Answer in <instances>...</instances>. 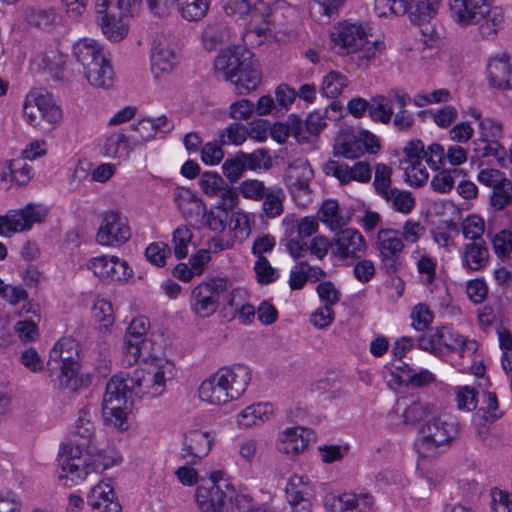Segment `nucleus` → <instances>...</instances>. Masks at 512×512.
I'll return each instance as SVG.
<instances>
[{"mask_svg":"<svg viewBox=\"0 0 512 512\" xmlns=\"http://www.w3.org/2000/svg\"><path fill=\"white\" fill-rule=\"evenodd\" d=\"M492 244L499 258H507L512 253V231L502 229L493 237Z\"/></svg>","mask_w":512,"mask_h":512,"instance_id":"338daca9","label":"nucleus"},{"mask_svg":"<svg viewBox=\"0 0 512 512\" xmlns=\"http://www.w3.org/2000/svg\"><path fill=\"white\" fill-rule=\"evenodd\" d=\"M348 84L346 76L337 71L328 73L322 82V93L329 98L338 96Z\"/></svg>","mask_w":512,"mask_h":512,"instance_id":"3c124183","label":"nucleus"},{"mask_svg":"<svg viewBox=\"0 0 512 512\" xmlns=\"http://www.w3.org/2000/svg\"><path fill=\"white\" fill-rule=\"evenodd\" d=\"M431 417V408L422 402H413L404 410L402 417L405 424H415L424 418Z\"/></svg>","mask_w":512,"mask_h":512,"instance_id":"0e129e2a","label":"nucleus"},{"mask_svg":"<svg viewBox=\"0 0 512 512\" xmlns=\"http://www.w3.org/2000/svg\"><path fill=\"white\" fill-rule=\"evenodd\" d=\"M23 114L28 124L40 130H49L62 119V110L44 90H32L27 94Z\"/></svg>","mask_w":512,"mask_h":512,"instance_id":"9d476101","label":"nucleus"},{"mask_svg":"<svg viewBox=\"0 0 512 512\" xmlns=\"http://www.w3.org/2000/svg\"><path fill=\"white\" fill-rule=\"evenodd\" d=\"M88 268L99 278L112 281L127 280L133 273L128 263L116 256L92 258L88 263Z\"/></svg>","mask_w":512,"mask_h":512,"instance_id":"4be33fe9","label":"nucleus"},{"mask_svg":"<svg viewBox=\"0 0 512 512\" xmlns=\"http://www.w3.org/2000/svg\"><path fill=\"white\" fill-rule=\"evenodd\" d=\"M367 243L356 229H340L332 239V254L339 259H360L365 255Z\"/></svg>","mask_w":512,"mask_h":512,"instance_id":"aec40b11","label":"nucleus"},{"mask_svg":"<svg viewBox=\"0 0 512 512\" xmlns=\"http://www.w3.org/2000/svg\"><path fill=\"white\" fill-rule=\"evenodd\" d=\"M149 320L145 316L134 318L127 328L122 351V362L126 366H133L141 356L142 345L145 342L149 328Z\"/></svg>","mask_w":512,"mask_h":512,"instance_id":"6ab92c4d","label":"nucleus"},{"mask_svg":"<svg viewBox=\"0 0 512 512\" xmlns=\"http://www.w3.org/2000/svg\"><path fill=\"white\" fill-rule=\"evenodd\" d=\"M352 213L348 208L340 207L335 199H326L318 210V218L331 230H339L348 225Z\"/></svg>","mask_w":512,"mask_h":512,"instance_id":"2f4dec72","label":"nucleus"},{"mask_svg":"<svg viewBox=\"0 0 512 512\" xmlns=\"http://www.w3.org/2000/svg\"><path fill=\"white\" fill-rule=\"evenodd\" d=\"M222 145H240L248 137V128L239 123H232L219 134Z\"/></svg>","mask_w":512,"mask_h":512,"instance_id":"5fc2aeb1","label":"nucleus"},{"mask_svg":"<svg viewBox=\"0 0 512 512\" xmlns=\"http://www.w3.org/2000/svg\"><path fill=\"white\" fill-rule=\"evenodd\" d=\"M391 177V167L383 163H378L376 165L373 187L378 196L393 188Z\"/></svg>","mask_w":512,"mask_h":512,"instance_id":"6e6d98bb","label":"nucleus"},{"mask_svg":"<svg viewBox=\"0 0 512 512\" xmlns=\"http://www.w3.org/2000/svg\"><path fill=\"white\" fill-rule=\"evenodd\" d=\"M286 248L294 259L303 258L309 252L310 255L322 260L327 255L328 250H332V240L330 241L324 236H315L308 245L304 240L289 239Z\"/></svg>","mask_w":512,"mask_h":512,"instance_id":"cd10ccee","label":"nucleus"},{"mask_svg":"<svg viewBox=\"0 0 512 512\" xmlns=\"http://www.w3.org/2000/svg\"><path fill=\"white\" fill-rule=\"evenodd\" d=\"M485 223L479 216H469L462 223V234L466 239L471 242L484 240L482 235L484 233Z\"/></svg>","mask_w":512,"mask_h":512,"instance_id":"bf43d9fd","label":"nucleus"},{"mask_svg":"<svg viewBox=\"0 0 512 512\" xmlns=\"http://www.w3.org/2000/svg\"><path fill=\"white\" fill-rule=\"evenodd\" d=\"M236 76L237 79L234 83L239 94H247L259 86L261 73L257 62L252 59V55L242 62V66Z\"/></svg>","mask_w":512,"mask_h":512,"instance_id":"58836bf2","label":"nucleus"},{"mask_svg":"<svg viewBox=\"0 0 512 512\" xmlns=\"http://www.w3.org/2000/svg\"><path fill=\"white\" fill-rule=\"evenodd\" d=\"M417 270L422 276L423 284L433 293V288H437V286L434 285L436 278V260L428 255L421 256L417 261Z\"/></svg>","mask_w":512,"mask_h":512,"instance_id":"864d4df0","label":"nucleus"},{"mask_svg":"<svg viewBox=\"0 0 512 512\" xmlns=\"http://www.w3.org/2000/svg\"><path fill=\"white\" fill-rule=\"evenodd\" d=\"M79 345L71 338L64 337L50 350L47 374L54 388L76 392L91 383V377L79 373Z\"/></svg>","mask_w":512,"mask_h":512,"instance_id":"20e7f679","label":"nucleus"},{"mask_svg":"<svg viewBox=\"0 0 512 512\" xmlns=\"http://www.w3.org/2000/svg\"><path fill=\"white\" fill-rule=\"evenodd\" d=\"M480 184L491 188L489 204L495 211H502L512 204V181L498 169L485 168L477 176Z\"/></svg>","mask_w":512,"mask_h":512,"instance_id":"dca6fc26","label":"nucleus"},{"mask_svg":"<svg viewBox=\"0 0 512 512\" xmlns=\"http://www.w3.org/2000/svg\"><path fill=\"white\" fill-rule=\"evenodd\" d=\"M331 48L340 55L360 53L359 59L369 62L381 53L382 43L367 39L365 28L360 23L341 21L330 32Z\"/></svg>","mask_w":512,"mask_h":512,"instance_id":"6e6552de","label":"nucleus"},{"mask_svg":"<svg viewBox=\"0 0 512 512\" xmlns=\"http://www.w3.org/2000/svg\"><path fill=\"white\" fill-rule=\"evenodd\" d=\"M462 174L461 169H443L431 180V187L438 193H448L455 184V179Z\"/></svg>","mask_w":512,"mask_h":512,"instance_id":"8fccbe9b","label":"nucleus"},{"mask_svg":"<svg viewBox=\"0 0 512 512\" xmlns=\"http://www.w3.org/2000/svg\"><path fill=\"white\" fill-rule=\"evenodd\" d=\"M211 437L208 432L193 430L184 437L181 459L186 465H195L207 456L211 449Z\"/></svg>","mask_w":512,"mask_h":512,"instance_id":"5701e85b","label":"nucleus"},{"mask_svg":"<svg viewBox=\"0 0 512 512\" xmlns=\"http://www.w3.org/2000/svg\"><path fill=\"white\" fill-rule=\"evenodd\" d=\"M175 202L185 217H192L193 212L205 217L207 226L214 232L220 233L227 226L228 211L218 207L206 214L203 202L190 189L178 190Z\"/></svg>","mask_w":512,"mask_h":512,"instance_id":"f8f14e48","label":"nucleus"},{"mask_svg":"<svg viewBox=\"0 0 512 512\" xmlns=\"http://www.w3.org/2000/svg\"><path fill=\"white\" fill-rule=\"evenodd\" d=\"M466 114L478 121V138L499 141L503 136L502 123L490 117H482L476 108L469 107Z\"/></svg>","mask_w":512,"mask_h":512,"instance_id":"79ce46f5","label":"nucleus"},{"mask_svg":"<svg viewBox=\"0 0 512 512\" xmlns=\"http://www.w3.org/2000/svg\"><path fill=\"white\" fill-rule=\"evenodd\" d=\"M191 239L192 233L186 226H180L174 230L172 242L177 259H183L188 255V244Z\"/></svg>","mask_w":512,"mask_h":512,"instance_id":"13d9d810","label":"nucleus"},{"mask_svg":"<svg viewBox=\"0 0 512 512\" xmlns=\"http://www.w3.org/2000/svg\"><path fill=\"white\" fill-rule=\"evenodd\" d=\"M173 128V123L164 115L155 119L143 118L133 126V130L139 134V138L134 140V146L151 141L158 133L167 134Z\"/></svg>","mask_w":512,"mask_h":512,"instance_id":"c9c22d12","label":"nucleus"},{"mask_svg":"<svg viewBox=\"0 0 512 512\" xmlns=\"http://www.w3.org/2000/svg\"><path fill=\"white\" fill-rule=\"evenodd\" d=\"M84 77L94 87L108 89L113 86L115 73L108 57L83 71Z\"/></svg>","mask_w":512,"mask_h":512,"instance_id":"ea45409f","label":"nucleus"},{"mask_svg":"<svg viewBox=\"0 0 512 512\" xmlns=\"http://www.w3.org/2000/svg\"><path fill=\"white\" fill-rule=\"evenodd\" d=\"M250 56L251 52L241 47L223 50L215 59V72L225 80H233L241 68L242 62Z\"/></svg>","mask_w":512,"mask_h":512,"instance_id":"bb28decb","label":"nucleus"},{"mask_svg":"<svg viewBox=\"0 0 512 512\" xmlns=\"http://www.w3.org/2000/svg\"><path fill=\"white\" fill-rule=\"evenodd\" d=\"M114 9L116 0H97L95 4L96 20L103 34L111 41H121L127 34V28L116 19Z\"/></svg>","mask_w":512,"mask_h":512,"instance_id":"412c9836","label":"nucleus"},{"mask_svg":"<svg viewBox=\"0 0 512 512\" xmlns=\"http://www.w3.org/2000/svg\"><path fill=\"white\" fill-rule=\"evenodd\" d=\"M460 424L448 414L429 417L419 429L414 447L417 453V465H423L436 459L440 453L450 447L458 437Z\"/></svg>","mask_w":512,"mask_h":512,"instance_id":"423d86ee","label":"nucleus"},{"mask_svg":"<svg viewBox=\"0 0 512 512\" xmlns=\"http://www.w3.org/2000/svg\"><path fill=\"white\" fill-rule=\"evenodd\" d=\"M254 270L258 282L269 284L276 281L279 277L277 269L273 268L266 257L260 256L254 265Z\"/></svg>","mask_w":512,"mask_h":512,"instance_id":"69168bd1","label":"nucleus"},{"mask_svg":"<svg viewBox=\"0 0 512 512\" xmlns=\"http://www.w3.org/2000/svg\"><path fill=\"white\" fill-rule=\"evenodd\" d=\"M175 376V367L169 361L135 369L131 374L114 375L106 385L102 412L106 422L124 430L132 396L155 398L163 394L166 382Z\"/></svg>","mask_w":512,"mask_h":512,"instance_id":"f257e3e1","label":"nucleus"},{"mask_svg":"<svg viewBox=\"0 0 512 512\" xmlns=\"http://www.w3.org/2000/svg\"><path fill=\"white\" fill-rule=\"evenodd\" d=\"M26 20L35 27L49 29L57 23L58 15L54 9H31L26 14Z\"/></svg>","mask_w":512,"mask_h":512,"instance_id":"09e8293b","label":"nucleus"},{"mask_svg":"<svg viewBox=\"0 0 512 512\" xmlns=\"http://www.w3.org/2000/svg\"><path fill=\"white\" fill-rule=\"evenodd\" d=\"M323 503L326 512H371L374 509L375 500L370 492L361 489L328 493Z\"/></svg>","mask_w":512,"mask_h":512,"instance_id":"2eb2a0df","label":"nucleus"},{"mask_svg":"<svg viewBox=\"0 0 512 512\" xmlns=\"http://www.w3.org/2000/svg\"><path fill=\"white\" fill-rule=\"evenodd\" d=\"M87 503L95 512H121L122 506L115 496L111 480L95 485L87 496Z\"/></svg>","mask_w":512,"mask_h":512,"instance_id":"a878e982","label":"nucleus"},{"mask_svg":"<svg viewBox=\"0 0 512 512\" xmlns=\"http://www.w3.org/2000/svg\"><path fill=\"white\" fill-rule=\"evenodd\" d=\"M171 255V249L168 244L164 242H153L148 245L145 250L147 260L158 266L162 267L166 264V258Z\"/></svg>","mask_w":512,"mask_h":512,"instance_id":"680f3d73","label":"nucleus"},{"mask_svg":"<svg viewBox=\"0 0 512 512\" xmlns=\"http://www.w3.org/2000/svg\"><path fill=\"white\" fill-rule=\"evenodd\" d=\"M312 488L308 477L303 475H292L286 485L287 501H293L298 498H308L311 494Z\"/></svg>","mask_w":512,"mask_h":512,"instance_id":"de8ad7c7","label":"nucleus"},{"mask_svg":"<svg viewBox=\"0 0 512 512\" xmlns=\"http://www.w3.org/2000/svg\"><path fill=\"white\" fill-rule=\"evenodd\" d=\"M95 415L89 408H82L71 428L72 440L61 447L58 465L62 472L60 478H69L73 482L84 480L91 471H96L98 465L90 464L83 453L89 447L95 435Z\"/></svg>","mask_w":512,"mask_h":512,"instance_id":"f03ea898","label":"nucleus"},{"mask_svg":"<svg viewBox=\"0 0 512 512\" xmlns=\"http://www.w3.org/2000/svg\"><path fill=\"white\" fill-rule=\"evenodd\" d=\"M184 19L198 21L202 19L209 8L210 0H176Z\"/></svg>","mask_w":512,"mask_h":512,"instance_id":"49530a36","label":"nucleus"},{"mask_svg":"<svg viewBox=\"0 0 512 512\" xmlns=\"http://www.w3.org/2000/svg\"><path fill=\"white\" fill-rule=\"evenodd\" d=\"M442 327L436 329L434 332L423 335L418 338V347L421 350L429 351L430 353L440 357L443 356L442 347Z\"/></svg>","mask_w":512,"mask_h":512,"instance_id":"052dcab7","label":"nucleus"},{"mask_svg":"<svg viewBox=\"0 0 512 512\" xmlns=\"http://www.w3.org/2000/svg\"><path fill=\"white\" fill-rule=\"evenodd\" d=\"M292 135L299 142H309L311 136H317L325 127L326 122L322 113L311 112L305 120L296 115H291Z\"/></svg>","mask_w":512,"mask_h":512,"instance_id":"c756f323","label":"nucleus"},{"mask_svg":"<svg viewBox=\"0 0 512 512\" xmlns=\"http://www.w3.org/2000/svg\"><path fill=\"white\" fill-rule=\"evenodd\" d=\"M275 415V406L270 402L254 403L237 415V425L241 429H250L263 425Z\"/></svg>","mask_w":512,"mask_h":512,"instance_id":"c85d7f7f","label":"nucleus"},{"mask_svg":"<svg viewBox=\"0 0 512 512\" xmlns=\"http://www.w3.org/2000/svg\"><path fill=\"white\" fill-rule=\"evenodd\" d=\"M251 379V370L246 365L222 367L201 383L199 397L210 404H226L239 399L246 391Z\"/></svg>","mask_w":512,"mask_h":512,"instance_id":"39448f33","label":"nucleus"},{"mask_svg":"<svg viewBox=\"0 0 512 512\" xmlns=\"http://www.w3.org/2000/svg\"><path fill=\"white\" fill-rule=\"evenodd\" d=\"M380 197L392 210L404 215L411 213L416 204L415 197L410 191L397 187L384 192Z\"/></svg>","mask_w":512,"mask_h":512,"instance_id":"a19ab883","label":"nucleus"},{"mask_svg":"<svg viewBox=\"0 0 512 512\" xmlns=\"http://www.w3.org/2000/svg\"><path fill=\"white\" fill-rule=\"evenodd\" d=\"M227 278L215 277L193 288L190 296L191 311L200 318L212 316L218 309L221 296L228 292Z\"/></svg>","mask_w":512,"mask_h":512,"instance_id":"9b49d317","label":"nucleus"},{"mask_svg":"<svg viewBox=\"0 0 512 512\" xmlns=\"http://www.w3.org/2000/svg\"><path fill=\"white\" fill-rule=\"evenodd\" d=\"M285 192L279 186H269V189L261 198L262 211L267 218L274 219L279 217L284 211Z\"/></svg>","mask_w":512,"mask_h":512,"instance_id":"c03bdc74","label":"nucleus"},{"mask_svg":"<svg viewBox=\"0 0 512 512\" xmlns=\"http://www.w3.org/2000/svg\"><path fill=\"white\" fill-rule=\"evenodd\" d=\"M375 246L379 252L380 268L388 275H395L402 265L401 254L404 249L400 231L380 229L377 233Z\"/></svg>","mask_w":512,"mask_h":512,"instance_id":"ddd939ff","label":"nucleus"},{"mask_svg":"<svg viewBox=\"0 0 512 512\" xmlns=\"http://www.w3.org/2000/svg\"><path fill=\"white\" fill-rule=\"evenodd\" d=\"M309 434V431L304 427L286 428L279 435L278 450L287 455H295L302 452L308 445Z\"/></svg>","mask_w":512,"mask_h":512,"instance_id":"e433bc0d","label":"nucleus"},{"mask_svg":"<svg viewBox=\"0 0 512 512\" xmlns=\"http://www.w3.org/2000/svg\"><path fill=\"white\" fill-rule=\"evenodd\" d=\"M196 503L201 512H223L228 498L219 484L204 482L196 490Z\"/></svg>","mask_w":512,"mask_h":512,"instance_id":"393cba45","label":"nucleus"},{"mask_svg":"<svg viewBox=\"0 0 512 512\" xmlns=\"http://www.w3.org/2000/svg\"><path fill=\"white\" fill-rule=\"evenodd\" d=\"M72 54L83 71L107 57L103 47L94 39L83 38L78 40L72 49Z\"/></svg>","mask_w":512,"mask_h":512,"instance_id":"72a5a7b5","label":"nucleus"},{"mask_svg":"<svg viewBox=\"0 0 512 512\" xmlns=\"http://www.w3.org/2000/svg\"><path fill=\"white\" fill-rule=\"evenodd\" d=\"M46 216V211L39 205L28 204L19 210H9L0 215V235L11 237L14 233L26 231L35 223H40Z\"/></svg>","mask_w":512,"mask_h":512,"instance_id":"a211bd4d","label":"nucleus"},{"mask_svg":"<svg viewBox=\"0 0 512 512\" xmlns=\"http://www.w3.org/2000/svg\"><path fill=\"white\" fill-rule=\"evenodd\" d=\"M268 189L269 187L258 179H247L239 185V193L243 198L253 201H260Z\"/></svg>","mask_w":512,"mask_h":512,"instance_id":"4d7b16f0","label":"nucleus"},{"mask_svg":"<svg viewBox=\"0 0 512 512\" xmlns=\"http://www.w3.org/2000/svg\"><path fill=\"white\" fill-rule=\"evenodd\" d=\"M299 19V11L285 0H269L261 4L246 25L243 41L249 46H259L264 40L278 33L286 34Z\"/></svg>","mask_w":512,"mask_h":512,"instance_id":"7ed1b4c3","label":"nucleus"},{"mask_svg":"<svg viewBox=\"0 0 512 512\" xmlns=\"http://www.w3.org/2000/svg\"><path fill=\"white\" fill-rule=\"evenodd\" d=\"M473 145V158L481 159L486 157L495 158L501 166H504L506 150L495 140H487L484 138H477L472 141Z\"/></svg>","mask_w":512,"mask_h":512,"instance_id":"37998d69","label":"nucleus"},{"mask_svg":"<svg viewBox=\"0 0 512 512\" xmlns=\"http://www.w3.org/2000/svg\"><path fill=\"white\" fill-rule=\"evenodd\" d=\"M411 97L403 89H391L386 95L372 97L370 119L374 122L389 124L393 119L394 126L400 131H408L414 124V116L406 107Z\"/></svg>","mask_w":512,"mask_h":512,"instance_id":"1a4fd4ad","label":"nucleus"},{"mask_svg":"<svg viewBox=\"0 0 512 512\" xmlns=\"http://www.w3.org/2000/svg\"><path fill=\"white\" fill-rule=\"evenodd\" d=\"M449 11L461 26L478 25L484 37L495 35L504 24L503 10L493 6L492 0H450Z\"/></svg>","mask_w":512,"mask_h":512,"instance_id":"0eeeda50","label":"nucleus"},{"mask_svg":"<svg viewBox=\"0 0 512 512\" xmlns=\"http://www.w3.org/2000/svg\"><path fill=\"white\" fill-rule=\"evenodd\" d=\"M491 509L493 512H512V494L497 488L492 489Z\"/></svg>","mask_w":512,"mask_h":512,"instance_id":"774afa93","label":"nucleus"},{"mask_svg":"<svg viewBox=\"0 0 512 512\" xmlns=\"http://www.w3.org/2000/svg\"><path fill=\"white\" fill-rule=\"evenodd\" d=\"M372 170L369 163L357 161L352 166L346 163L345 185L351 182L368 183L371 180Z\"/></svg>","mask_w":512,"mask_h":512,"instance_id":"603ef678","label":"nucleus"},{"mask_svg":"<svg viewBox=\"0 0 512 512\" xmlns=\"http://www.w3.org/2000/svg\"><path fill=\"white\" fill-rule=\"evenodd\" d=\"M134 147V144L130 145L125 134L116 132L106 139L103 149L107 157L126 160Z\"/></svg>","mask_w":512,"mask_h":512,"instance_id":"a18cd8bd","label":"nucleus"},{"mask_svg":"<svg viewBox=\"0 0 512 512\" xmlns=\"http://www.w3.org/2000/svg\"><path fill=\"white\" fill-rule=\"evenodd\" d=\"M462 266L468 271H479L489 263V251L484 240L469 242L461 249Z\"/></svg>","mask_w":512,"mask_h":512,"instance_id":"473e14b6","label":"nucleus"},{"mask_svg":"<svg viewBox=\"0 0 512 512\" xmlns=\"http://www.w3.org/2000/svg\"><path fill=\"white\" fill-rule=\"evenodd\" d=\"M313 176V170L305 159H297L289 165V190L299 207H306L313 200V191L310 187Z\"/></svg>","mask_w":512,"mask_h":512,"instance_id":"f3484780","label":"nucleus"},{"mask_svg":"<svg viewBox=\"0 0 512 512\" xmlns=\"http://www.w3.org/2000/svg\"><path fill=\"white\" fill-rule=\"evenodd\" d=\"M151 70L155 77L170 73L177 65V53L166 37H158L151 50Z\"/></svg>","mask_w":512,"mask_h":512,"instance_id":"b1692460","label":"nucleus"},{"mask_svg":"<svg viewBox=\"0 0 512 512\" xmlns=\"http://www.w3.org/2000/svg\"><path fill=\"white\" fill-rule=\"evenodd\" d=\"M490 84L500 90L512 89V63L509 56L502 54L491 58L487 65Z\"/></svg>","mask_w":512,"mask_h":512,"instance_id":"7c9ffc66","label":"nucleus"},{"mask_svg":"<svg viewBox=\"0 0 512 512\" xmlns=\"http://www.w3.org/2000/svg\"><path fill=\"white\" fill-rule=\"evenodd\" d=\"M365 154V145L361 142L359 133L352 129L341 130L334 144V155L346 159H356Z\"/></svg>","mask_w":512,"mask_h":512,"instance_id":"f704fd0d","label":"nucleus"},{"mask_svg":"<svg viewBox=\"0 0 512 512\" xmlns=\"http://www.w3.org/2000/svg\"><path fill=\"white\" fill-rule=\"evenodd\" d=\"M442 347L443 356L458 352L460 356L466 353L473 354L477 350V343L474 340H469L458 332L454 331L451 327H442Z\"/></svg>","mask_w":512,"mask_h":512,"instance_id":"4c0bfd02","label":"nucleus"},{"mask_svg":"<svg viewBox=\"0 0 512 512\" xmlns=\"http://www.w3.org/2000/svg\"><path fill=\"white\" fill-rule=\"evenodd\" d=\"M241 157L244 160L246 168L249 170H257L260 168L268 169L272 165L271 157L268 152L264 149H257L252 153L240 152Z\"/></svg>","mask_w":512,"mask_h":512,"instance_id":"e2e57ef3","label":"nucleus"},{"mask_svg":"<svg viewBox=\"0 0 512 512\" xmlns=\"http://www.w3.org/2000/svg\"><path fill=\"white\" fill-rule=\"evenodd\" d=\"M131 238L128 219L119 211L110 210L102 215L96 241L102 246L119 247Z\"/></svg>","mask_w":512,"mask_h":512,"instance_id":"4468645a","label":"nucleus"}]
</instances>
